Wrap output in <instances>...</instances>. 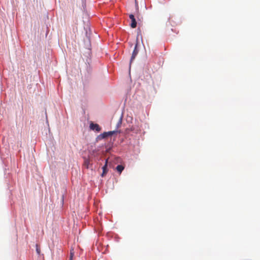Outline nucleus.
<instances>
[{"label": "nucleus", "instance_id": "f257e3e1", "mask_svg": "<svg viewBox=\"0 0 260 260\" xmlns=\"http://www.w3.org/2000/svg\"><path fill=\"white\" fill-rule=\"evenodd\" d=\"M118 132L116 131H110L108 132H104L103 134H101L99 136V137H100L101 139H104L108 136H112V135L117 133Z\"/></svg>", "mask_w": 260, "mask_h": 260}, {"label": "nucleus", "instance_id": "f03ea898", "mask_svg": "<svg viewBox=\"0 0 260 260\" xmlns=\"http://www.w3.org/2000/svg\"><path fill=\"white\" fill-rule=\"evenodd\" d=\"M129 17L130 19L131 20V23L130 24V25L132 28H136L137 26V22L136 21L135 16L133 14H129Z\"/></svg>", "mask_w": 260, "mask_h": 260}, {"label": "nucleus", "instance_id": "7ed1b4c3", "mask_svg": "<svg viewBox=\"0 0 260 260\" xmlns=\"http://www.w3.org/2000/svg\"><path fill=\"white\" fill-rule=\"evenodd\" d=\"M90 128L91 129L93 130V131L95 130V131H96L98 132H100L101 130V128L99 126V124H94V123H91L90 124Z\"/></svg>", "mask_w": 260, "mask_h": 260}, {"label": "nucleus", "instance_id": "20e7f679", "mask_svg": "<svg viewBox=\"0 0 260 260\" xmlns=\"http://www.w3.org/2000/svg\"><path fill=\"white\" fill-rule=\"evenodd\" d=\"M137 45H138V44H136L135 45L134 50L133 52L132 55L131 59L130 64H131L132 61L134 59H135L136 56L137 55V54L138 53V50L137 49Z\"/></svg>", "mask_w": 260, "mask_h": 260}, {"label": "nucleus", "instance_id": "39448f33", "mask_svg": "<svg viewBox=\"0 0 260 260\" xmlns=\"http://www.w3.org/2000/svg\"><path fill=\"white\" fill-rule=\"evenodd\" d=\"M124 168V166L120 165H118L116 167V170L119 174H120L122 172V171L123 170Z\"/></svg>", "mask_w": 260, "mask_h": 260}, {"label": "nucleus", "instance_id": "423d86ee", "mask_svg": "<svg viewBox=\"0 0 260 260\" xmlns=\"http://www.w3.org/2000/svg\"><path fill=\"white\" fill-rule=\"evenodd\" d=\"M108 160V159L106 160V164L104 165V166H103V175H102L103 177V174L106 173L107 172V167Z\"/></svg>", "mask_w": 260, "mask_h": 260}, {"label": "nucleus", "instance_id": "0eeeda50", "mask_svg": "<svg viewBox=\"0 0 260 260\" xmlns=\"http://www.w3.org/2000/svg\"><path fill=\"white\" fill-rule=\"evenodd\" d=\"M74 254V249H72L70 250V260H73Z\"/></svg>", "mask_w": 260, "mask_h": 260}, {"label": "nucleus", "instance_id": "6e6552de", "mask_svg": "<svg viewBox=\"0 0 260 260\" xmlns=\"http://www.w3.org/2000/svg\"><path fill=\"white\" fill-rule=\"evenodd\" d=\"M36 251H37V252L38 253V254H40V252H41V250L38 248V246L37 245H36Z\"/></svg>", "mask_w": 260, "mask_h": 260}]
</instances>
